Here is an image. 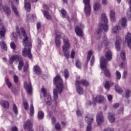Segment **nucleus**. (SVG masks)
I'll use <instances>...</instances> for the list:
<instances>
[{
  "instance_id": "obj_34",
  "label": "nucleus",
  "mask_w": 131,
  "mask_h": 131,
  "mask_svg": "<svg viewBox=\"0 0 131 131\" xmlns=\"http://www.w3.org/2000/svg\"><path fill=\"white\" fill-rule=\"evenodd\" d=\"M131 96V91L129 89H127L125 91V97L126 99L130 98Z\"/></svg>"
},
{
  "instance_id": "obj_38",
  "label": "nucleus",
  "mask_w": 131,
  "mask_h": 131,
  "mask_svg": "<svg viewBox=\"0 0 131 131\" xmlns=\"http://www.w3.org/2000/svg\"><path fill=\"white\" fill-rule=\"evenodd\" d=\"M11 8L12 9L13 12H14L16 16H19V13H18V9H17V7H16V6L12 5Z\"/></svg>"
},
{
  "instance_id": "obj_32",
  "label": "nucleus",
  "mask_w": 131,
  "mask_h": 131,
  "mask_svg": "<svg viewBox=\"0 0 131 131\" xmlns=\"http://www.w3.org/2000/svg\"><path fill=\"white\" fill-rule=\"evenodd\" d=\"M6 35V29L5 27H3L2 29L0 30V36H1V38H5V35Z\"/></svg>"
},
{
  "instance_id": "obj_50",
  "label": "nucleus",
  "mask_w": 131,
  "mask_h": 131,
  "mask_svg": "<svg viewBox=\"0 0 131 131\" xmlns=\"http://www.w3.org/2000/svg\"><path fill=\"white\" fill-rule=\"evenodd\" d=\"M34 17V15H33V14H29L27 17V20H28V21H30V20H32V19H33Z\"/></svg>"
},
{
  "instance_id": "obj_48",
  "label": "nucleus",
  "mask_w": 131,
  "mask_h": 131,
  "mask_svg": "<svg viewBox=\"0 0 131 131\" xmlns=\"http://www.w3.org/2000/svg\"><path fill=\"white\" fill-rule=\"evenodd\" d=\"M104 88L105 90H107V91L110 90V83H109V81H106L104 84Z\"/></svg>"
},
{
  "instance_id": "obj_21",
  "label": "nucleus",
  "mask_w": 131,
  "mask_h": 131,
  "mask_svg": "<svg viewBox=\"0 0 131 131\" xmlns=\"http://www.w3.org/2000/svg\"><path fill=\"white\" fill-rule=\"evenodd\" d=\"M79 84H81L83 86H85V88H86L90 86V82L86 79H83L79 80Z\"/></svg>"
},
{
  "instance_id": "obj_52",
  "label": "nucleus",
  "mask_w": 131,
  "mask_h": 131,
  "mask_svg": "<svg viewBox=\"0 0 131 131\" xmlns=\"http://www.w3.org/2000/svg\"><path fill=\"white\" fill-rule=\"evenodd\" d=\"M95 63V56H92L91 57V59L90 60V66H94V63Z\"/></svg>"
},
{
  "instance_id": "obj_7",
  "label": "nucleus",
  "mask_w": 131,
  "mask_h": 131,
  "mask_svg": "<svg viewBox=\"0 0 131 131\" xmlns=\"http://www.w3.org/2000/svg\"><path fill=\"white\" fill-rule=\"evenodd\" d=\"M0 10L2 13H5L6 16H11L12 11H11V8L7 5L3 6V4L0 3Z\"/></svg>"
},
{
  "instance_id": "obj_51",
  "label": "nucleus",
  "mask_w": 131,
  "mask_h": 131,
  "mask_svg": "<svg viewBox=\"0 0 131 131\" xmlns=\"http://www.w3.org/2000/svg\"><path fill=\"white\" fill-rule=\"evenodd\" d=\"M55 128L56 130H60V129H61V125H60L59 123H56L55 125Z\"/></svg>"
},
{
  "instance_id": "obj_40",
  "label": "nucleus",
  "mask_w": 131,
  "mask_h": 131,
  "mask_svg": "<svg viewBox=\"0 0 131 131\" xmlns=\"http://www.w3.org/2000/svg\"><path fill=\"white\" fill-rule=\"evenodd\" d=\"M94 11H98L101 8V5L99 3H95L93 6Z\"/></svg>"
},
{
  "instance_id": "obj_33",
  "label": "nucleus",
  "mask_w": 131,
  "mask_h": 131,
  "mask_svg": "<svg viewBox=\"0 0 131 131\" xmlns=\"http://www.w3.org/2000/svg\"><path fill=\"white\" fill-rule=\"evenodd\" d=\"M60 13L62 15L63 19H65V18L67 17V11H66V10L61 9L60 10Z\"/></svg>"
},
{
  "instance_id": "obj_14",
  "label": "nucleus",
  "mask_w": 131,
  "mask_h": 131,
  "mask_svg": "<svg viewBox=\"0 0 131 131\" xmlns=\"http://www.w3.org/2000/svg\"><path fill=\"white\" fill-rule=\"evenodd\" d=\"M125 41L126 42L128 48L131 50V33H127L125 37Z\"/></svg>"
},
{
  "instance_id": "obj_47",
  "label": "nucleus",
  "mask_w": 131,
  "mask_h": 131,
  "mask_svg": "<svg viewBox=\"0 0 131 131\" xmlns=\"http://www.w3.org/2000/svg\"><path fill=\"white\" fill-rule=\"evenodd\" d=\"M13 111L15 115L18 114V108H17V105L15 104H13Z\"/></svg>"
},
{
  "instance_id": "obj_19",
  "label": "nucleus",
  "mask_w": 131,
  "mask_h": 131,
  "mask_svg": "<svg viewBox=\"0 0 131 131\" xmlns=\"http://www.w3.org/2000/svg\"><path fill=\"white\" fill-rule=\"evenodd\" d=\"M24 128L25 129H29L32 128V124L30 120H27L24 123Z\"/></svg>"
},
{
  "instance_id": "obj_58",
  "label": "nucleus",
  "mask_w": 131,
  "mask_h": 131,
  "mask_svg": "<svg viewBox=\"0 0 131 131\" xmlns=\"http://www.w3.org/2000/svg\"><path fill=\"white\" fill-rule=\"evenodd\" d=\"M28 67H29V66H28V64H25L24 66V72H27V70L28 69Z\"/></svg>"
},
{
  "instance_id": "obj_10",
  "label": "nucleus",
  "mask_w": 131,
  "mask_h": 131,
  "mask_svg": "<svg viewBox=\"0 0 131 131\" xmlns=\"http://www.w3.org/2000/svg\"><path fill=\"white\" fill-rule=\"evenodd\" d=\"M24 88L27 91L29 95H31L32 93V85L31 82L27 83V81H25L24 82Z\"/></svg>"
},
{
  "instance_id": "obj_22",
  "label": "nucleus",
  "mask_w": 131,
  "mask_h": 131,
  "mask_svg": "<svg viewBox=\"0 0 131 131\" xmlns=\"http://www.w3.org/2000/svg\"><path fill=\"white\" fill-rule=\"evenodd\" d=\"M25 1V8L27 12H30L31 11V4H30V2L28 1V0Z\"/></svg>"
},
{
  "instance_id": "obj_25",
  "label": "nucleus",
  "mask_w": 131,
  "mask_h": 131,
  "mask_svg": "<svg viewBox=\"0 0 131 131\" xmlns=\"http://www.w3.org/2000/svg\"><path fill=\"white\" fill-rule=\"evenodd\" d=\"M105 100V97L103 95L97 96L95 98V101L97 103H104Z\"/></svg>"
},
{
  "instance_id": "obj_30",
  "label": "nucleus",
  "mask_w": 131,
  "mask_h": 131,
  "mask_svg": "<svg viewBox=\"0 0 131 131\" xmlns=\"http://www.w3.org/2000/svg\"><path fill=\"white\" fill-rule=\"evenodd\" d=\"M1 104L2 106H3L5 109H8V108L10 107V105L9 104V102L5 100H2L1 102Z\"/></svg>"
},
{
  "instance_id": "obj_46",
  "label": "nucleus",
  "mask_w": 131,
  "mask_h": 131,
  "mask_svg": "<svg viewBox=\"0 0 131 131\" xmlns=\"http://www.w3.org/2000/svg\"><path fill=\"white\" fill-rule=\"evenodd\" d=\"M23 104L25 110H26V111H27L28 110V108H29V105H28V102L26 101H24L23 102Z\"/></svg>"
},
{
  "instance_id": "obj_23",
  "label": "nucleus",
  "mask_w": 131,
  "mask_h": 131,
  "mask_svg": "<svg viewBox=\"0 0 131 131\" xmlns=\"http://www.w3.org/2000/svg\"><path fill=\"white\" fill-rule=\"evenodd\" d=\"M112 51L108 50L105 52V57L106 60H107V62H109V61H111V60H112Z\"/></svg>"
},
{
  "instance_id": "obj_6",
  "label": "nucleus",
  "mask_w": 131,
  "mask_h": 131,
  "mask_svg": "<svg viewBox=\"0 0 131 131\" xmlns=\"http://www.w3.org/2000/svg\"><path fill=\"white\" fill-rule=\"evenodd\" d=\"M41 92L43 94V96L45 98V102L47 105L48 106H51L53 103V100H52V97H51V95L50 94L47 93V90L44 88L41 89Z\"/></svg>"
},
{
  "instance_id": "obj_26",
  "label": "nucleus",
  "mask_w": 131,
  "mask_h": 131,
  "mask_svg": "<svg viewBox=\"0 0 131 131\" xmlns=\"http://www.w3.org/2000/svg\"><path fill=\"white\" fill-rule=\"evenodd\" d=\"M17 59H19V56L17 55H12L10 58L9 60V63L10 64H13L14 63V61H16Z\"/></svg>"
},
{
  "instance_id": "obj_16",
  "label": "nucleus",
  "mask_w": 131,
  "mask_h": 131,
  "mask_svg": "<svg viewBox=\"0 0 131 131\" xmlns=\"http://www.w3.org/2000/svg\"><path fill=\"white\" fill-rule=\"evenodd\" d=\"M18 65L17 66L18 70L19 71H21L22 69L23 68V66H24V59H23V57H20L18 58Z\"/></svg>"
},
{
  "instance_id": "obj_28",
  "label": "nucleus",
  "mask_w": 131,
  "mask_h": 131,
  "mask_svg": "<svg viewBox=\"0 0 131 131\" xmlns=\"http://www.w3.org/2000/svg\"><path fill=\"white\" fill-rule=\"evenodd\" d=\"M115 90L118 94H120V95H122V94H123V90L122 88L119 87L118 84L115 85Z\"/></svg>"
},
{
  "instance_id": "obj_29",
  "label": "nucleus",
  "mask_w": 131,
  "mask_h": 131,
  "mask_svg": "<svg viewBox=\"0 0 131 131\" xmlns=\"http://www.w3.org/2000/svg\"><path fill=\"white\" fill-rule=\"evenodd\" d=\"M42 12L44 17H45L47 20H52V16H51L49 12L46 10H42Z\"/></svg>"
},
{
  "instance_id": "obj_17",
  "label": "nucleus",
  "mask_w": 131,
  "mask_h": 131,
  "mask_svg": "<svg viewBox=\"0 0 131 131\" xmlns=\"http://www.w3.org/2000/svg\"><path fill=\"white\" fill-rule=\"evenodd\" d=\"M75 32L78 36H82L83 35V32L82 30L80 28V27L76 26L75 28Z\"/></svg>"
},
{
  "instance_id": "obj_43",
  "label": "nucleus",
  "mask_w": 131,
  "mask_h": 131,
  "mask_svg": "<svg viewBox=\"0 0 131 131\" xmlns=\"http://www.w3.org/2000/svg\"><path fill=\"white\" fill-rule=\"evenodd\" d=\"M116 77L117 80H120L121 78V73H120V72H119V71H116Z\"/></svg>"
},
{
  "instance_id": "obj_55",
  "label": "nucleus",
  "mask_w": 131,
  "mask_h": 131,
  "mask_svg": "<svg viewBox=\"0 0 131 131\" xmlns=\"http://www.w3.org/2000/svg\"><path fill=\"white\" fill-rule=\"evenodd\" d=\"M10 47L11 48V49H13L14 50V51H15V50H16V44H15V43L14 42H12L10 44Z\"/></svg>"
},
{
  "instance_id": "obj_20",
  "label": "nucleus",
  "mask_w": 131,
  "mask_h": 131,
  "mask_svg": "<svg viewBox=\"0 0 131 131\" xmlns=\"http://www.w3.org/2000/svg\"><path fill=\"white\" fill-rule=\"evenodd\" d=\"M33 71L37 75H40L41 74V69L38 65L34 66Z\"/></svg>"
},
{
  "instance_id": "obj_11",
  "label": "nucleus",
  "mask_w": 131,
  "mask_h": 131,
  "mask_svg": "<svg viewBox=\"0 0 131 131\" xmlns=\"http://www.w3.org/2000/svg\"><path fill=\"white\" fill-rule=\"evenodd\" d=\"M96 121L98 125H100L102 122H104V115L102 112H99L96 116Z\"/></svg>"
},
{
  "instance_id": "obj_13",
  "label": "nucleus",
  "mask_w": 131,
  "mask_h": 131,
  "mask_svg": "<svg viewBox=\"0 0 131 131\" xmlns=\"http://www.w3.org/2000/svg\"><path fill=\"white\" fill-rule=\"evenodd\" d=\"M55 43L56 45V47L58 49H60V47H61V35H59L56 33L55 36Z\"/></svg>"
},
{
  "instance_id": "obj_44",
  "label": "nucleus",
  "mask_w": 131,
  "mask_h": 131,
  "mask_svg": "<svg viewBox=\"0 0 131 131\" xmlns=\"http://www.w3.org/2000/svg\"><path fill=\"white\" fill-rule=\"evenodd\" d=\"M121 25L122 26V27H124L126 26V23L127 22V19H126L125 17H123L121 19Z\"/></svg>"
},
{
  "instance_id": "obj_2",
  "label": "nucleus",
  "mask_w": 131,
  "mask_h": 131,
  "mask_svg": "<svg viewBox=\"0 0 131 131\" xmlns=\"http://www.w3.org/2000/svg\"><path fill=\"white\" fill-rule=\"evenodd\" d=\"M53 83L56 86L53 90V96L54 99H58V94H62L63 92L64 82L60 76L57 75L53 78Z\"/></svg>"
},
{
  "instance_id": "obj_27",
  "label": "nucleus",
  "mask_w": 131,
  "mask_h": 131,
  "mask_svg": "<svg viewBox=\"0 0 131 131\" xmlns=\"http://www.w3.org/2000/svg\"><path fill=\"white\" fill-rule=\"evenodd\" d=\"M110 17L112 22H115V20H116V18L115 17V11L113 10H111Z\"/></svg>"
},
{
  "instance_id": "obj_59",
  "label": "nucleus",
  "mask_w": 131,
  "mask_h": 131,
  "mask_svg": "<svg viewBox=\"0 0 131 131\" xmlns=\"http://www.w3.org/2000/svg\"><path fill=\"white\" fill-rule=\"evenodd\" d=\"M51 122H52V123H53V124L56 123V122H57V120L56 119V117H52L51 118Z\"/></svg>"
},
{
  "instance_id": "obj_24",
  "label": "nucleus",
  "mask_w": 131,
  "mask_h": 131,
  "mask_svg": "<svg viewBox=\"0 0 131 131\" xmlns=\"http://www.w3.org/2000/svg\"><path fill=\"white\" fill-rule=\"evenodd\" d=\"M107 119H108L111 123H114L115 122V116L112 113H108Z\"/></svg>"
},
{
  "instance_id": "obj_5",
  "label": "nucleus",
  "mask_w": 131,
  "mask_h": 131,
  "mask_svg": "<svg viewBox=\"0 0 131 131\" xmlns=\"http://www.w3.org/2000/svg\"><path fill=\"white\" fill-rule=\"evenodd\" d=\"M63 46L62 49L63 55L67 60H69L70 56V51H69V50H70V42H69V40L68 38H63Z\"/></svg>"
},
{
  "instance_id": "obj_49",
  "label": "nucleus",
  "mask_w": 131,
  "mask_h": 131,
  "mask_svg": "<svg viewBox=\"0 0 131 131\" xmlns=\"http://www.w3.org/2000/svg\"><path fill=\"white\" fill-rule=\"evenodd\" d=\"M18 35H20L18 34L16 32H13L12 33V37L14 38V40H17L18 39Z\"/></svg>"
},
{
  "instance_id": "obj_39",
  "label": "nucleus",
  "mask_w": 131,
  "mask_h": 131,
  "mask_svg": "<svg viewBox=\"0 0 131 131\" xmlns=\"http://www.w3.org/2000/svg\"><path fill=\"white\" fill-rule=\"evenodd\" d=\"M120 56L123 61H125L126 60V58H125V51H124V50L121 51Z\"/></svg>"
},
{
  "instance_id": "obj_53",
  "label": "nucleus",
  "mask_w": 131,
  "mask_h": 131,
  "mask_svg": "<svg viewBox=\"0 0 131 131\" xmlns=\"http://www.w3.org/2000/svg\"><path fill=\"white\" fill-rule=\"evenodd\" d=\"M6 85L9 89L10 88H12V83L10 82V80H9V79H6Z\"/></svg>"
},
{
  "instance_id": "obj_45",
  "label": "nucleus",
  "mask_w": 131,
  "mask_h": 131,
  "mask_svg": "<svg viewBox=\"0 0 131 131\" xmlns=\"http://www.w3.org/2000/svg\"><path fill=\"white\" fill-rule=\"evenodd\" d=\"M1 47L2 50H4V51H7V45H6V42L5 41H3L2 43H1Z\"/></svg>"
},
{
  "instance_id": "obj_63",
  "label": "nucleus",
  "mask_w": 131,
  "mask_h": 131,
  "mask_svg": "<svg viewBox=\"0 0 131 131\" xmlns=\"http://www.w3.org/2000/svg\"><path fill=\"white\" fill-rule=\"evenodd\" d=\"M76 115L77 116H81V115H82V114H81V111H80V110L77 111Z\"/></svg>"
},
{
  "instance_id": "obj_62",
  "label": "nucleus",
  "mask_w": 131,
  "mask_h": 131,
  "mask_svg": "<svg viewBox=\"0 0 131 131\" xmlns=\"http://www.w3.org/2000/svg\"><path fill=\"white\" fill-rule=\"evenodd\" d=\"M86 131H92V124H88L86 127Z\"/></svg>"
},
{
  "instance_id": "obj_35",
  "label": "nucleus",
  "mask_w": 131,
  "mask_h": 131,
  "mask_svg": "<svg viewBox=\"0 0 131 131\" xmlns=\"http://www.w3.org/2000/svg\"><path fill=\"white\" fill-rule=\"evenodd\" d=\"M45 116V114L43 113V112L40 111L38 113L37 117L38 119H43V117Z\"/></svg>"
},
{
  "instance_id": "obj_1",
  "label": "nucleus",
  "mask_w": 131,
  "mask_h": 131,
  "mask_svg": "<svg viewBox=\"0 0 131 131\" xmlns=\"http://www.w3.org/2000/svg\"><path fill=\"white\" fill-rule=\"evenodd\" d=\"M23 35L25 37L23 38V45L26 48L23 50L22 55L24 57H27L28 56L29 59H32V54H31L32 43L30 41V38L27 36L25 31H23Z\"/></svg>"
},
{
  "instance_id": "obj_37",
  "label": "nucleus",
  "mask_w": 131,
  "mask_h": 131,
  "mask_svg": "<svg viewBox=\"0 0 131 131\" xmlns=\"http://www.w3.org/2000/svg\"><path fill=\"white\" fill-rule=\"evenodd\" d=\"M75 66L78 69H81V62L78 59L75 60Z\"/></svg>"
},
{
  "instance_id": "obj_57",
  "label": "nucleus",
  "mask_w": 131,
  "mask_h": 131,
  "mask_svg": "<svg viewBox=\"0 0 131 131\" xmlns=\"http://www.w3.org/2000/svg\"><path fill=\"white\" fill-rule=\"evenodd\" d=\"M118 31V26H116L113 27L112 32L114 33L117 32Z\"/></svg>"
},
{
  "instance_id": "obj_18",
  "label": "nucleus",
  "mask_w": 131,
  "mask_h": 131,
  "mask_svg": "<svg viewBox=\"0 0 131 131\" xmlns=\"http://www.w3.org/2000/svg\"><path fill=\"white\" fill-rule=\"evenodd\" d=\"M102 41L101 42V46L103 47H107L109 46V41H108V38H107V36L106 35H104L102 37Z\"/></svg>"
},
{
  "instance_id": "obj_31",
  "label": "nucleus",
  "mask_w": 131,
  "mask_h": 131,
  "mask_svg": "<svg viewBox=\"0 0 131 131\" xmlns=\"http://www.w3.org/2000/svg\"><path fill=\"white\" fill-rule=\"evenodd\" d=\"M92 55H93V51L90 50L88 52V53L87 55L86 66H88V64H89V62H90V60H91V58L92 57Z\"/></svg>"
},
{
  "instance_id": "obj_8",
  "label": "nucleus",
  "mask_w": 131,
  "mask_h": 131,
  "mask_svg": "<svg viewBox=\"0 0 131 131\" xmlns=\"http://www.w3.org/2000/svg\"><path fill=\"white\" fill-rule=\"evenodd\" d=\"M75 86L77 94L78 95H82L84 92L83 88L79 84V80H76L75 82Z\"/></svg>"
},
{
  "instance_id": "obj_12",
  "label": "nucleus",
  "mask_w": 131,
  "mask_h": 131,
  "mask_svg": "<svg viewBox=\"0 0 131 131\" xmlns=\"http://www.w3.org/2000/svg\"><path fill=\"white\" fill-rule=\"evenodd\" d=\"M85 121L88 124H92L94 122V116L93 114H88L85 116Z\"/></svg>"
},
{
  "instance_id": "obj_56",
  "label": "nucleus",
  "mask_w": 131,
  "mask_h": 131,
  "mask_svg": "<svg viewBox=\"0 0 131 131\" xmlns=\"http://www.w3.org/2000/svg\"><path fill=\"white\" fill-rule=\"evenodd\" d=\"M126 75H127V71H124L123 74H122V79H125V78H126Z\"/></svg>"
},
{
  "instance_id": "obj_42",
  "label": "nucleus",
  "mask_w": 131,
  "mask_h": 131,
  "mask_svg": "<svg viewBox=\"0 0 131 131\" xmlns=\"http://www.w3.org/2000/svg\"><path fill=\"white\" fill-rule=\"evenodd\" d=\"M37 50H40L41 49V40L39 38L37 39Z\"/></svg>"
},
{
  "instance_id": "obj_4",
  "label": "nucleus",
  "mask_w": 131,
  "mask_h": 131,
  "mask_svg": "<svg viewBox=\"0 0 131 131\" xmlns=\"http://www.w3.org/2000/svg\"><path fill=\"white\" fill-rule=\"evenodd\" d=\"M107 63H108L107 59L102 56L100 59V67L103 70L105 76L107 78H110L111 77V72L109 69H107Z\"/></svg>"
},
{
  "instance_id": "obj_64",
  "label": "nucleus",
  "mask_w": 131,
  "mask_h": 131,
  "mask_svg": "<svg viewBox=\"0 0 131 131\" xmlns=\"http://www.w3.org/2000/svg\"><path fill=\"white\" fill-rule=\"evenodd\" d=\"M103 131H114V129L113 128H107L104 129Z\"/></svg>"
},
{
  "instance_id": "obj_15",
  "label": "nucleus",
  "mask_w": 131,
  "mask_h": 131,
  "mask_svg": "<svg viewBox=\"0 0 131 131\" xmlns=\"http://www.w3.org/2000/svg\"><path fill=\"white\" fill-rule=\"evenodd\" d=\"M121 38L119 36H116V42H115V47L117 51H120L121 45L122 42Z\"/></svg>"
},
{
  "instance_id": "obj_9",
  "label": "nucleus",
  "mask_w": 131,
  "mask_h": 131,
  "mask_svg": "<svg viewBox=\"0 0 131 131\" xmlns=\"http://www.w3.org/2000/svg\"><path fill=\"white\" fill-rule=\"evenodd\" d=\"M83 2L85 5L84 11L86 15H91V5L90 4V0H83Z\"/></svg>"
},
{
  "instance_id": "obj_60",
  "label": "nucleus",
  "mask_w": 131,
  "mask_h": 131,
  "mask_svg": "<svg viewBox=\"0 0 131 131\" xmlns=\"http://www.w3.org/2000/svg\"><path fill=\"white\" fill-rule=\"evenodd\" d=\"M86 106L87 107H91L92 106V102L90 100H88L86 102Z\"/></svg>"
},
{
  "instance_id": "obj_41",
  "label": "nucleus",
  "mask_w": 131,
  "mask_h": 131,
  "mask_svg": "<svg viewBox=\"0 0 131 131\" xmlns=\"http://www.w3.org/2000/svg\"><path fill=\"white\" fill-rule=\"evenodd\" d=\"M30 110V116L32 117L33 116V115H34V107L33 106V104H31Z\"/></svg>"
},
{
  "instance_id": "obj_3",
  "label": "nucleus",
  "mask_w": 131,
  "mask_h": 131,
  "mask_svg": "<svg viewBox=\"0 0 131 131\" xmlns=\"http://www.w3.org/2000/svg\"><path fill=\"white\" fill-rule=\"evenodd\" d=\"M101 20L104 24L100 23L99 24V28L97 30V33L98 34H101L103 30L105 32H107L109 29V27H108V18L106 16V14L103 13L101 14Z\"/></svg>"
},
{
  "instance_id": "obj_54",
  "label": "nucleus",
  "mask_w": 131,
  "mask_h": 131,
  "mask_svg": "<svg viewBox=\"0 0 131 131\" xmlns=\"http://www.w3.org/2000/svg\"><path fill=\"white\" fill-rule=\"evenodd\" d=\"M13 80L15 83H18V81H19L18 76L15 75L13 78Z\"/></svg>"
},
{
  "instance_id": "obj_36",
  "label": "nucleus",
  "mask_w": 131,
  "mask_h": 131,
  "mask_svg": "<svg viewBox=\"0 0 131 131\" xmlns=\"http://www.w3.org/2000/svg\"><path fill=\"white\" fill-rule=\"evenodd\" d=\"M64 75L65 79L67 80L68 78H69L70 74L68 69L64 70Z\"/></svg>"
},
{
  "instance_id": "obj_61",
  "label": "nucleus",
  "mask_w": 131,
  "mask_h": 131,
  "mask_svg": "<svg viewBox=\"0 0 131 131\" xmlns=\"http://www.w3.org/2000/svg\"><path fill=\"white\" fill-rule=\"evenodd\" d=\"M36 27H37V30H39V29H40V28L41 27L40 22H38V23H37Z\"/></svg>"
}]
</instances>
